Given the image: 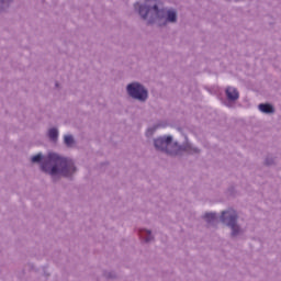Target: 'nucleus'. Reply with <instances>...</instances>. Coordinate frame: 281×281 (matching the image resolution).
Here are the masks:
<instances>
[{
    "label": "nucleus",
    "mask_w": 281,
    "mask_h": 281,
    "mask_svg": "<svg viewBox=\"0 0 281 281\" xmlns=\"http://www.w3.org/2000/svg\"><path fill=\"white\" fill-rule=\"evenodd\" d=\"M33 164H40V170L45 175H49L53 181L56 179H69L74 181V176L78 172L76 161L70 157L61 156L58 153L50 151L45 157L43 153H38L31 157Z\"/></svg>",
    "instance_id": "f257e3e1"
},
{
    "label": "nucleus",
    "mask_w": 281,
    "mask_h": 281,
    "mask_svg": "<svg viewBox=\"0 0 281 281\" xmlns=\"http://www.w3.org/2000/svg\"><path fill=\"white\" fill-rule=\"evenodd\" d=\"M134 10L143 21H147V25L157 27H168V24H175L179 21L177 9L160 8L159 0H145L144 3L135 2Z\"/></svg>",
    "instance_id": "f03ea898"
},
{
    "label": "nucleus",
    "mask_w": 281,
    "mask_h": 281,
    "mask_svg": "<svg viewBox=\"0 0 281 281\" xmlns=\"http://www.w3.org/2000/svg\"><path fill=\"white\" fill-rule=\"evenodd\" d=\"M186 142L180 145L179 142H175L172 135H164L154 138V148L158 153H165L169 157H181L183 153L189 155H201V149L199 147H192V144L184 136Z\"/></svg>",
    "instance_id": "7ed1b4c3"
},
{
    "label": "nucleus",
    "mask_w": 281,
    "mask_h": 281,
    "mask_svg": "<svg viewBox=\"0 0 281 281\" xmlns=\"http://www.w3.org/2000/svg\"><path fill=\"white\" fill-rule=\"evenodd\" d=\"M220 221L223 225L231 229L229 237L232 238V240H236L238 236H243V234H245L243 226L238 224V212H236V210L228 209L226 211H222L220 215Z\"/></svg>",
    "instance_id": "20e7f679"
},
{
    "label": "nucleus",
    "mask_w": 281,
    "mask_h": 281,
    "mask_svg": "<svg viewBox=\"0 0 281 281\" xmlns=\"http://www.w3.org/2000/svg\"><path fill=\"white\" fill-rule=\"evenodd\" d=\"M125 91L128 98L136 100V102L144 104L148 101V88H146L142 82L134 81L127 83Z\"/></svg>",
    "instance_id": "39448f33"
},
{
    "label": "nucleus",
    "mask_w": 281,
    "mask_h": 281,
    "mask_svg": "<svg viewBox=\"0 0 281 281\" xmlns=\"http://www.w3.org/2000/svg\"><path fill=\"white\" fill-rule=\"evenodd\" d=\"M202 218L209 226H214L218 221V214L216 212H206L202 215Z\"/></svg>",
    "instance_id": "423d86ee"
},
{
    "label": "nucleus",
    "mask_w": 281,
    "mask_h": 281,
    "mask_svg": "<svg viewBox=\"0 0 281 281\" xmlns=\"http://www.w3.org/2000/svg\"><path fill=\"white\" fill-rule=\"evenodd\" d=\"M225 93L228 102H236V100L240 98V93H238V90L233 87H227Z\"/></svg>",
    "instance_id": "0eeeda50"
},
{
    "label": "nucleus",
    "mask_w": 281,
    "mask_h": 281,
    "mask_svg": "<svg viewBox=\"0 0 281 281\" xmlns=\"http://www.w3.org/2000/svg\"><path fill=\"white\" fill-rule=\"evenodd\" d=\"M258 110L265 113V115H273V113H276V106L271 103H260Z\"/></svg>",
    "instance_id": "6e6552de"
},
{
    "label": "nucleus",
    "mask_w": 281,
    "mask_h": 281,
    "mask_svg": "<svg viewBox=\"0 0 281 281\" xmlns=\"http://www.w3.org/2000/svg\"><path fill=\"white\" fill-rule=\"evenodd\" d=\"M14 0H0V14H8Z\"/></svg>",
    "instance_id": "1a4fd4ad"
},
{
    "label": "nucleus",
    "mask_w": 281,
    "mask_h": 281,
    "mask_svg": "<svg viewBox=\"0 0 281 281\" xmlns=\"http://www.w3.org/2000/svg\"><path fill=\"white\" fill-rule=\"evenodd\" d=\"M138 235L140 238H144L145 243H150V240H155V237L153 236V231L146 229V228H140L138 231Z\"/></svg>",
    "instance_id": "9d476101"
},
{
    "label": "nucleus",
    "mask_w": 281,
    "mask_h": 281,
    "mask_svg": "<svg viewBox=\"0 0 281 281\" xmlns=\"http://www.w3.org/2000/svg\"><path fill=\"white\" fill-rule=\"evenodd\" d=\"M64 144L67 148H74V145L76 144V138H74V135L67 134L64 136Z\"/></svg>",
    "instance_id": "9b49d317"
},
{
    "label": "nucleus",
    "mask_w": 281,
    "mask_h": 281,
    "mask_svg": "<svg viewBox=\"0 0 281 281\" xmlns=\"http://www.w3.org/2000/svg\"><path fill=\"white\" fill-rule=\"evenodd\" d=\"M47 135L50 142H53V144H56L58 142V128L56 127L49 128Z\"/></svg>",
    "instance_id": "f8f14e48"
},
{
    "label": "nucleus",
    "mask_w": 281,
    "mask_h": 281,
    "mask_svg": "<svg viewBox=\"0 0 281 281\" xmlns=\"http://www.w3.org/2000/svg\"><path fill=\"white\" fill-rule=\"evenodd\" d=\"M263 166H267V168L276 166V156L268 154L263 160Z\"/></svg>",
    "instance_id": "ddd939ff"
},
{
    "label": "nucleus",
    "mask_w": 281,
    "mask_h": 281,
    "mask_svg": "<svg viewBox=\"0 0 281 281\" xmlns=\"http://www.w3.org/2000/svg\"><path fill=\"white\" fill-rule=\"evenodd\" d=\"M157 128H161V124H156L149 128H147L145 135L146 137H153L155 133H157Z\"/></svg>",
    "instance_id": "4468645a"
},
{
    "label": "nucleus",
    "mask_w": 281,
    "mask_h": 281,
    "mask_svg": "<svg viewBox=\"0 0 281 281\" xmlns=\"http://www.w3.org/2000/svg\"><path fill=\"white\" fill-rule=\"evenodd\" d=\"M102 274L106 280H117V273L115 271L103 270Z\"/></svg>",
    "instance_id": "2eb2a0df"
},
{
    "label": "nucleus",
    "mask_w": 281,
    "mask_h": 281,
    "mask_svg": "<svg viewBox=\"0 0 281 281\" xmlns=\"http://www.w3.org/2000/svg\"><path fill=\"white\" fill-rule=\"evenodd\" d=\"M227 192L228 194H231V196H234L236 194V187L234 186L228 187Z\"/></svg>",
    "instance_id": "dca6fc26"
},
{
    "label": "nucleus",
    "mask_w": 281,
    "mask_h": 281,
    "mask_svg": "<svg viewBox=\"0 0 281 281\" xmlns=\"http://www.w3.org/2000/svg\"><path fill=\"white\" fill-rule=\"evenodd\" d=\"M44 276L46 279L49 278V276H50L49 272H46L45 268H44Z\"/></svg>",
    "instance_id": "f3484780"
},
{
    "label": "nucleus",
    "mask_w": 281,
    "mask_h": 281,
    "mask_svg": "<svg viewBox=\"0 0 281 281\" xmlns=\"http://www.w3.org/2000/svg\"><path fill=\"white\" fill-rule=\"evenodd\" d=\"M55 87H56V88H59V87H60V83L56 82V83H55Z\"/></svg>",
    "instance_id": "a211bd4d"
}]
</instances>
